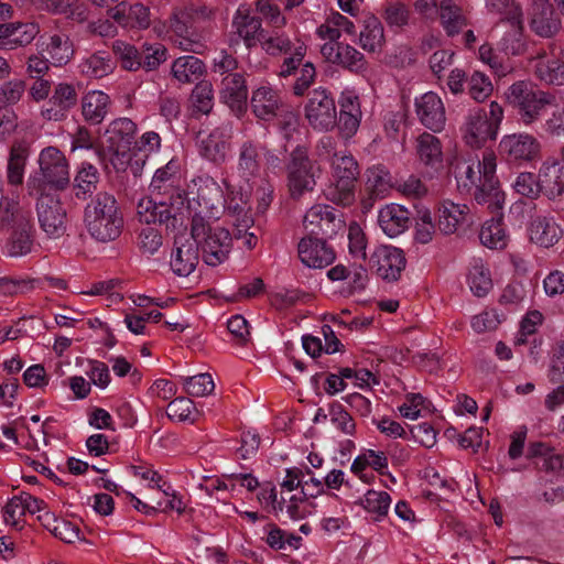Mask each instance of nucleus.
Here are the masks:
<instances>
[{
    "label": "nucleus",
    "instance_id": "nucleus-15",
    "mask_svg": "<svg viewBox=\"0 0 564 564\" xmlns=\"http://www.w3.org/2000/svg\"><path fill=\"white\" fill-rule=\"evenodd\" d=\"M218 97L220 102L227 106L235 117L243 118L248 111L249 97L246 73L240 72L223 76L218 83Z\"/></svg>",
    "mask_w": 564,
    "mask_h": 564
},
{
    "label": "nucleus",
    "instance_id": "nucleus-63",
    "mask_svg": "<svg viewBox=\"0 0 564 564\" xmlns=\"http://www.w3.org/2000/svg\"><path fill=\"white\" fill-rule=\"evenodd\" d=\"M162 139L160 134L155 131H147L141 134L139 139L134 138L132 150L137 154H145V156H150L154 153H158L161 149Z\"/></svg>",
    "mask_w": 564,
    "mask_h": 564
},
{
    "label": "nucleus",
    "instance_id": "nucleus-36",
    "mask_svg": "<svg viewBox=\"0 0 564 564\" xmlns=\"http://www.w3.org/2000/svg\"><path fill=\"white\" fill-rule=\"evenodd\" d=\"M29 155L30 144L26 140L21 139L12 142L7 164V180L10 185L20 186L23 184Z\"/></svg>",
    "mask_w": 564,
    "mask_h": 564
},
{
    "label": "nucleus",
    "instance_id": "nucleus-32",
    "mask_svg": "<svg viewBox=\"0 0 564 564\" xmlns=\"http://www.w3.org/2000/svg\"><path fill=\"white\" fill-rule=\"evenodd\" d=\"M199 259L197 243L193 240L175 239L174 248L171 252L170 265L172 271L178 276H188L196 268Z\"/></svg>",
    "mask_w": 564,
    "mask_h": 564
},
{
    "label": "nucleus",
    "instance_id": "nucleus-38",
    "mask_svg": "<svg viewBox=\"0 0 564 564\" xmlns=\"http://www.w3.org/2000/svg\"><path fill=\"white\" fill-rule=\"evenodd\" d=\"M171 73L180 84L199 83L206 73L205 64L194 55L180 56L172 63Z\"/></svg>",
    "mask_w": 564,
    "mask_h": 564
},
{
    "label": "nucleus",
    "instance_id": "nucleus-26",
    "mask_svg": "<svg viewBox=\"0 0 564 564\" xmlns=\"http://www.w3.org/2000/svg\"><path fill=\"white\" fill-rule=\"evenodd\" d=\"M415 112L420 122L427 129L440 132L446 121L445 108L441 97L434 91H427L414 100Z\"/></svg>",
    "mask_w": 564,
    "mask_h": 564
},
{
    "label": "nucleus",
    "instance_id": "nucleus-45",
    "mask_svg": "<svg viewBox=\"0 0 564 564\" xmlns=\"http://www.w3.org/2000/svg\"><path fill=\"white\" fill-rule=\"evenodd\" d=\"M69 108L70 86L68 84H59L48 101V107L42 111V115L47 120H63L67 117Z\"/></svg>",
    "mask_w": 564,
    "mask_h": 564
},
{
    "label": "nucleus",
    "instance_id": "nucleus-37",
    "mask_svg": "<svg viewBox=\"0 0 564 564\" xmlns=\"http://www.w3.org/2000/svg\"><path fill=\"white\" fill-rule=\"evenodd\" d=\"M100 174L98 169L88 162H83L73 180V196L78 199H93L98 191Z\"/></svg>",
    "mask_w": 564,
    "mask_h": 564
},
{
    "label": "nucleus",
    "instance_id": "nucleus-53",
    "mask_svg": "<svg viewBox=\"0 0 564 564\" xmlns=\"http://www.w3.org/2000/svg\"><path fill=\"white\" fill-rule=\"evenodd\" d=\"M337 65L355 74H362L367 70V62L362 53L349 44L339 45V58Z\"/></svg>",
    "mask_w": 564,
    "mask_h": 564
},
{
    "label": "nucleus",
    "instance_id": "nucleus-17",
    "mask_svg": "<svg viewBox=\"0 0 564 564\" xmlns=\"http://www.w3.org/2000/svg\"><path fill=\"white\" fill-rule=\"evenodd\" d=\"M231 33L237 40L231 37L230 42L242 41L248 50L257 47L262 36H265V30L259 13L253 11L247 4L238 7L231 22Z\"/></svg>",
    "mask_w": 564,
    "mask_h": 564
},
{
    "label": "nucleus",
    "instance_id": "nucleus-8",
    "mask_svg": "<svg viewBox=\"0 0 564 564\" xmlns=\"http://www.w3.org/2000/svg\"><path fill=\"white\" fill-rule=\"evenodd\" d=\"M186 202L184 191H173L169 199L142 198L138 204V216L141 223L165 225L167 229H176L182 226L184 219L183 207Z\"/></svg>",
    "mask_w": 564,
    "mask_h": 564
},
{
    "label": "nucleus",
    "instance_id": "nucleus-12",
    "mask_svg": "<svg viewBox=\"0 0 564 564\" xmlns=\"http://www.w3.org/2000/svg\"><path fill=\"white\" fill-rule=\"evenodd\" d=\"M2 230H12L8 241V252L10 256H22L31 251L32 240V223L29 210L18 207L13 212L11 209L4 213V217L0 220Z\"/></svg>",
    "mask_w": 564,
    "mask_h": 564
},
{
    "label": "nucleus",
    "instance_id": "nucleus-22",
    "mask_svg": "<svg viewBox=\"0 0 564 564\" xmlns=\"http://www.w3.org/2000/svg\"><path fill=\"white\" fill-rule=\"evenodd\" d=\"M170 28L174 34V43L181 50L199 54L206 48L203 31L194 24L186 11H175Z\"/></svg>",
    "mask_w": 564,
    "mask_h": 564
},
{
    "label": "nucleus",
    "instance_id": "nucleus-64",
    "mask_svg": "<svg viewBox=\"0 0 564 564\" xmlns=\"http://www.w3.org/2000/svg\"><path fill=\"white\" fill-rule=\"evenodd\" d=\"M24 502L22 492L12 497L4 507V521L15 528H22L21 521L25 516Z\"/></svg>",
    "mask_w": 564,
    "mask_h": 564
},
{
    "label": "nucleus",
    "instance_id": "nucleus-48",
    "mask_svg": "<svg viewBox=\"0 0 564 564\" xmlns=\"http://www.w3.org/2000/svg\"><path fill=\"white\" fill-rule=\"evenodd\" d=\"M487 13L500 21L519 24L523 19L521 7L514 0H485Z\"/></svg>",
    "mask_w": 564,
    "mask_h": 564
},
{
    "label": "nucleus",
    "instance_id": "nucleus-14",
    "mask_svg": "<svg viewBox=\"0 0 564 564\" xmlns=\"http://www.w3.org/2000/svg\"><path fill=\"white\" fill-rule=\"evenodd\" d=\"M541 144L531 134L513 133L505 135L499 143L498 153L510 165H523L540 156Z\"/></svg>",
    "mask_w": 564,
    "mask_h": 564
},
{
    "label": "nucleus",
    "instance_id": "nucleus-58",
    "mask_svg": "<svg viewBox=\"0 0 564 564\" xmlns=\"http://www.w3.org/2000/svg\"><path fill=\"white\" fill-rule=\"evenodd\" d=\"M517 194L522 197L535 199L540 193L543 192V187L540 186V176H536L530 172L520 173L512 184Z\"/></svg>",
    "mask_w": 564,
    "mask_h": 564
},
{
    "label": "nucleus",
    "instance_id": "nucleus-34",
    "mask_svg": "<svg viewBox=\"0 0 564 564\" xmlns=\"http://www.w3.org/2000/svg\"><path fill=\"white\" fill-rule=\"evenodd\" d=\"M540 186L549 198H555L564 194V162L549 158L540 169Z\"/></svg>",
    "mask_w": 564,
    "mask_h": 564
},
{
    "label": "nucleus",
    "instance_id": "nucleus-20",
    "mask_svg": "<svg viewBox=\"0 0 564 564\" xmlns=\"http://www.w3.org/2000/svg\"><path fill=\"white\" fill-rule=\"evenodd\" d=\"M197 208L192 216V224L200 217L203 223L217 221L224 213L225 194L214 178H206L199 186L196 199Z\"/></svg>",
    "mask_w": 564,
    "mask_h": 564
},
{
    "label": "nucleus",
    "instance_id": "nucleus-3",
    "mask_svg": "<svg viewBox=\"0 0 564 564\" xmlns=\"http://www.w3.org/2000/svg\"><path fill=\"white\" fill-rule=\"evenodd\" d=\"M83 221L90 237L104 243L117 240L123 229V217L117 199L107 192L97 193L89 200Z\"/></svg>",
    "mask_w": 564,
    "mask_h": 564
},
{
    "label": "nucleus",
    "instance_id": "nucleus-46",
    "mask_svg": "<svg viewBox=\"0 0 564 564\" xmlns=\"http://www.w3.org/2000/svg\"><path fill=\"white\" fill-rule=\"evenodd\" d=\"M224 212H227L228 215L234 217L232 224L236 227L238 236L249 229L253 223L251 216L248 213L247 202L243 199L242 193H239V197H225Z\"/></svg>",
    "mask_w": 564,
    "mask_h": 564
},
{
    "label": "nucleus",
    "instance_id": "nucleus-44",
    "mask_svg": "<svg viewBox=\"0 0 564 564\" xmlns=\"http://www.w3.org/2000/svg\"><path fill=\"white\" fill-rule=\"evenodd\" d=\"M263 531L265 543L275 551L299 550L303 541L300 535L289 533L275 523H269L263 528Z\"/></svg>",
    "mask_w": 564,
    "mask_h": 564
},
{
    "label": "nucleus",
    "instance_id": "nucleus-54",
    "mask_svg": "<svg viewBox=\"0 0 564 564\" xmlns=\"http://www.w3.org/2000/svg\"><path fill=\"white\" fill-rule=\"evenodd\" d=\"M479 58L488 64L498 76H505L509 72L512 70L513 66L510 62V59H506L505 56L498 51L497 48H494L489 44H482L479 47Z\"/></svg>",
    "mask_w": 564,
    "mask_h": 564
},
{
    "label": "nucleus",
    "instance_id": "nucleus-28",
    "mask_svg": "<svg viewBox=\"0 0 564 564\" xmlns=\"http://www.w3.org/2000/svg\"><path fill=\"white\" fill-rule=\"evenodd\" d=\"M230 131L226 127L213 129L206 137L198 140L199 155L215 164L225 163L230 147Z\"/></svg>",
    "mask_w": 564,
    "mask_h": 564
},
{
    "label": "nucleus",
    "instance_id": "nucleus-11",
    "mask_svg": "<svg viewBox=\"0 0 564 564\" xmlns=\"http://www.w3.org/2000/svg\"><path fill=\"white\" fill-rule=\"evenodd\" d=\"M262 50L271 56L283 55V62L280 66L279 76L286 78L295 74L306 54L304 44H294L288 35L280 31H265V36L259 42Z\"/></svg>",
    "mask_w": 564,
    "mask_h": 564
},
{
    "label": "nucleus",
    "instance_id": "nucleus-6",
    "mask_svg": "<svg viewBox=\"0 0 564 564\" xmlns=\"http://www.w3.org/2000/svg\"><path fill=\"white\" fill-rule=\"evenodd\" d=\"M284 169L288 192L293 200H300L306 194L313 193L322 175L317 161L311 159L307 149L301 145L290 153Z\"/></svg>",
    "mask_w": 564,
    "mask_h": 564
},
{
    "label": "nucleus",
    "instance_id": "nucleus-30",
    "mask_svg": "<svg viewBox=\"0 0 564 564\" xmlns=\"http://www.w3.org/2000/svg\"><path fill=\"white\" fill-rule=\"evenodd\" d=\"M39 32L37 24L32 22L0 23V50L12 51L26 46Z\"/></svg>",
    "mask_w": 564,
    "mask_h": 564
},
{
    "label": "nucleus",
    "instance_id": "nucleus-23",
    "mask_svg": "<svg viewBox=\"0 0 564 564\" xmlns=\"http://www.w3.org/2000/svg\"><path fill=\"white\" fill-rule=\"evenodd\" d=\"M369 264L371 270L387 282L398 281L405 269L404 252L393 246H379L372 252Z\"/></svg>",
    "mask_w": 564,
    "mask_h": 564
},
{
    "label": "nucleus",
    "instance_id": "nucleus-43",
    "mask_svg": "<svg viewBox=\"0 0 564 564\" xmlns=\"http://www.w3.org/2000/svg\"><path fill=\"white\" fill-rule=\"evenodd\" d=\"M109 102V96L100 90L87 93L82 99L84 119L93 124L100 123L108 112Z\"/></svg>",
    "mask_w": 564,
    "mask_h": 564
},
{
    "label": "nucleus",
    "instance_id": "nucleus-50",
    "mask_svg": "<svg viewBox=\"0 0 564 564\" xmlns=\"http://www.w3.org/2000/svg\"><path fill=\"white\" fill-rule=\"evenodd\" d=\"M175 173L176 165L173 161H170L165 166L158 169L150 184L152 194L162 195V197L169 199L173 191H181L174 186Z\"/></svg>",
    "mask_w": 564,
    "mask_h": 564
},
{
    "label": "nucleus",
    "instance_id": "nucleus-19",
    "mask_svg": "<svg viewBox=\"0 0 564 564\" xmlns=\"http://www.w3.org/2000/svg\"><path fill=\"white\" fill-rule=\"evenodd\" d=\"M36 198V213L42 229L51 237L66 231L67 212L58 198L50 193L30 195Z\"/></svg>",
    "mask_w": 564,
    "mask_h": 564
},
{
    "label": "nucleus",
    "instance_id": "nucleus-7",
    "mask_svg": "<svg viewBox=\"0 0 564 564\" xmlns=\"http://www.w3.org/2000/svg\"><path fill=\"white\" fill-rule=\"evenodd\" d=\"M507 99L513 107L518 120L525 126H531L540 120L554 97L536 89L530 82L519 80L509 87Z\"/></svg>",
    "mask_w": 564,
    "mask_h": 564
},
{
    "label": "nucleus",
    "instance_id": "nucleus-47",
    "mask_svg": "<svg viewBox=\"0 0 564 564\" xmlns=\"http://www.w3.org/2000/svg\"><path fill=\"white\" fill-rule=\"evenodd\" d=\"M366 191L370 198H382L391 188V175L383 165H373L366 172Z\"/></svg>",
    "mask_w": 564,
    "mask_h": 564
},
{
    "label": "nucleus",
    "instance_id": "nucleus-16",
    "mask_svg": "<svg viewBox=\"0 0 564 564\" xmlns=\"http://www.w3.org/2000/svg\"><path fill=\"white\" fill-rule=\"evenodd\" d=\"M305 116L310 124L319 131H328L336 124L337 112L330 93L319 87L308 93Z\"/></svg>",
    "mask_w": 564,
    "mask_h": 564
},
{
    "label": "nucleus",
    "instance_id": "nucleus-10",
    "mask_svg": "<svg viewBox=\"0 0 564 564\" xmlns=\"http://www.w3.org/2000/svg\"><path fill=\"white\" fill-rule=\"evenodd\" d=\"M113 51L121 61V67L126 70L137 72L156 69L167 58V50L161 43H142L139 47L116 41Z\"/></svg>",
    "mask_w": 564,
    "mask_h": 564
},
{
    "label": "nucleus",
    "instance_id": "nucleus-57",
    "mask_svg": "<svg viewBox=\"0 0 564 564\" xmlns=\"http://www.w3.org/2000/svg\"><path fill=\"white\" fill-rule=\"evenodd\" d=\"M195 409V403L191 399L186 397H178L174 398L169 403L166 408V415L169 419L180 422H194L196 420V417L193 415Z\"/></svg>",
    "mask_w": 564,
    "mask_h": 564
},
{
    "label": "nucleus",
    "instance_id": "nucleus-18",
    "mask_svg": "<svg viewBox=\"0 0 564 564\" xmlns=\"http://www.w3.org/2000/svg\"><path fill=\"white\" fill-rule=\"evenodd\" d=\"M137 132V124L129 118H118L112 120L100 138L105 147L112 155L111 159L127 158L129 150L132 149Z\"/></svg>",
    "mask_w": 564,
    "mask_h": 564
},
{
    "label": "nucleus",
    "instance_id": "nucleus-60",
    "mask_svg": "<svg viewBox=\"0 0 564 564\" xmlns=\"http://www.w3.org/2000/svg\"><path fill=\"white\" fill-rule=\"evenodd\" d=\"M138 246L143 254L153 256L162 247L161 232L151 226L141 228L138 235Z\"/></svg>",
    "mask_w": 564,
    "mask_h": 564
},
{
    "label": "nucleus",
    "instance_id": "nucleus-62",
    "mask_svg": "<svg viewBox=\"0 0 564 564\" xmlns=\"http://www.w3.org/2000/svg\"><path fill=\"white\" fill-rule=\"evenodd\" d=\"M294 75H296V78L293 85V94L295 96H303L314 83L316 76L315 66L311 62H302Z\"/></svg>",
    "mask_w": 564,
    "mask_h": 564
},
{
    "label": "nucleus",
    "instance_id": "nucleus-35",
    "mask_svg": "<svg viewBox=\"0 0 564 564\" xmlns=\"http://www.w3.org/2000/svg\"><path fill=\"white\" fill-rule=\"evenodd\" d=\"M535 77L546 85H564V61L549 57L546 51H540L532 58Z\"/></svg>",
    "mask_w": 564,
    "mask_h": 564
},
{
    "label": "nucleus",
    "instance_id": "nucleus-31",
    "mask_svg": "<svg viewBox=\"0 0 564 564\" xmlns=\"http://www.w3.org/2000/svg\"><path fill=\"white\" fill-rule=\"evenodd\" d=\"M110 17L126 30H145L151 23L149 8L140 2H120L110 10Z\"/></svg>",
    "mask_w": 564,
    "mask_h": 564
},
{
    "label": "nucleus",
    "instance_id": "nucleus-4",
    "mask_svg": "<svg viewBox=\"0 0 564 564\" xmlns=\"http://www.w3.org/2000/svg\"><path fill=\"white\" fill-rule=\"evenodd\" d=\"M40 172L31 175L26 182L29 195L47 193V188L63 191L68 186V162L66 156L54 147L42 150Z\"/></svg>",
    "mask_w": 564,
    "mask_h": 564
},
{
    "label": "nucleus",
    "instance_id": "nucleus-52",
    "mask_svg": "<svg viewBox=\"0 0 564 564\" xmlns=\"http://www.w3.org/2000/svg\"><path fill=\"white\" fill-rule=\"evenodd\" d=\"M391 497L386 491L368 490L360 500L362 508L375 514L376 521H381L389 511Z\"/></svg>",
    "mask_w": 564,
    "mask_h": 564
},
{
    "label": "nucleus",
    "instance_id": "nucleus-29",
    "mask_svg": "<svg viewBox=\"0 0 564 564\" xmlns=\"http://www.w3.org/2000/svg\"><path fill=\"white\" fill-rule=\"evenodd\" d=\"M530 28L541 37H552L561 29V19L549 0H536L530 12Z\"/></svg>",
    "mask_w": 564,
    "mask_h": 564
},
{
    "label": "nucleus",
    "instance_id": "nucleus-5",
    "mask_svg": "<svg viewBox=\"0 0 564 564\" xmlns=\"http://www.w3.org/2000/svg\"><path fill=\"white\" fill-rule=\"evenodd\" d=\"M191 239L197 243L204 262L210 267H216L228 258L232 243V235L228 229L216 221L203 223L200 217L191 226Z\"/></svg>",
    "mask_w": 564,
    "mask_h": 564
},
{
    "label": "nucleus",
    "instance_id": "nucleus-9",
    "mask_svg": "<svg viewBox=\"0 0 564 564\" xmlns=\"http://www.w3.org/2000/svg\"><path fill=\"white\" fill-rule=\"evenodd\" d=\"M330 164L332 184L326 196L336 204L348 206L355 199V186L359 175L358 163L351 154L335 152Z\"/></svg>",
    "mask_w": 564,
    "mask_h": 564
},
{
    "label": "nucleus",
    "instance_id": "nucleus-33",
    "mask_svg": "<svg viewBox=\"0 0 564 564\" xmlns=\"http://www.w3.org/2000/svg\"><path fill=\"white\" fill-rule=\"evenodd\" d=\"M378 223L387 236L394 238L410 227L411 213L398 204L387 205L380 209Z\"/></svg>",
    "mask_w": 564,
    "mask_h": 564
},
{
    "label": "nucleus",
    "instance_id": "nucleus-27",
    "mask_svg": "<svg viewBox=\"0 0 564 564\" xmlns=\"http://www.w3.org/2000/svg\"><path fill=\"white\" fill-rule=\"evenodd\" d=\"M474 224V216L465 204H456L444 200L437 208V229L443 235H452L460 227H469Z\"/></svg>",
    "mask_w": 564,
    "mask_h": 564
},
{
    "label": "nucleus",
    "instance_id": "nucleus-55",
    "mask_svg": "<svg viewBox=\"0 0 564 564\" xmlns=\"http://www.w3.org/2000/svg\"><path fill=\"white\" fill-rule=\"evenodd\" d=\"M468 283L476 296H486L492 288L489 270L481 263H475L469 271Z\"/></svg>",
    "mask_w": 564,
    "mask_h": 564
},
{
    "label": "nucleus",
    "instance_id": "nucleus-42",
    "mask_svg": "<svg viewBox=\"0 0 564 564\" xmlns=\"http://www.w3.org/2000/svg\"><path fill=\"white\" fill-rule=\"evenodd\" d=\"M441 25L446 35L455 36L467 25V18L463 9L453 0H442L437 6Z\"/></svg>",
    "mask_w": 564,
    "mask_h": 564
},
{
    "label": "nucleus",
    "instance_id": "nucleus-61",
    "mask_svg": "<svg viewBox=\"0 0 564 564\" xmlns=\"http://www.w3.org/2000/svg\"><path fill=\"white\" fill-rule=\"evenodd\" d=\"M468 95L476 101H484L491 93L492 85L489 78L480 73L475 72L467 82Z\"/></svg>",
    "mask_w": 564,
    "mask_h": 564
},
{
    "label": "nucleus",
    "instance_id": "nucleus-25",
    "mask_svg": "<svg viewBox=\"0 0 564 564\" xmlns=\"http://www.w3.org/2000/svg\"><path fill=\"white\" fill-rule=\"evenodd\" d=\"M301 261L308 268L322 269L332 264L336 258L335 251L323 238L307 234L297 246Z\"/></svg>",
    "mask_w": 564,
    "mask_h": 564
},
{
    "label": "nucleus",
    "instance_id": "nucleus-2",
    "mask_svg": "<svg viewBox=\"0 0 564 564\" xmlns=\"http://www.w3.org/2000/svg\"><path fill=\"white\" fill-rule=\"evenodd\" d=\"M248 109L262 124H274L289 137L297 127V116L284 101L281 90L268 80L251 87Z\"/></svg>",
    "mask_w": 564,
    "mask_h": 564
},
{
    "label": "nucleus",
    "instance_id": "nucleus-39",
    "mask_svg": "<svg viewBox=\"0 0 564 564\" xmlns=\"http://www.w3.org/2000/svg\"><path fill=\"white\" fill-rule=\"evenodd\" d=\"M529 230L531 241L544 248L554 246L563 234L555 220L546 216L535 217Z\"/></svg>",
    "mask_w": 564,
    "mask_h": 564
},
{
    "label": "nucleus",
    "instance_id": "nucleus-24",
    "mask_svg": "<svg viewBox=\"0 0 564 564\" xmlns=\"http://www.w3.org/2000/svg\"><path fill=\"white\" fill-rule=\"evenodd\" d=\"M264 145L254 139H245L238 145L236 172L241 181L249 183L260 174Z\"/></svg>",
    "mask_w": 564,
    "mask_h": 564
},
{
    "label": "nucleus",
    "instance_id": "nucleus-13",
    "mask_svg": "<svg viewBox=\"0 0 564 564\" xmlns=\"http://www.w3.org/2000/svg\"><path fill=\"white\" fill-rule=\"evenodd\" d=\"M503 110L497 102L489 105V110L481 109L470 115L466 126L465 139L471 147H481L487 140H495Z\"/></svg>",
    "mask_w": 564,
    "mask_h": 564
},
{
    "label": "nucleus",
    "instance_id": "nucleus-51",
    "mask_svg": "<svg viewBox=\"0 0 564 564\" xmlns=\"http://www.w3.org/2000/svg\"><path fill=\"white\" fill-rule=\"evenodd\" d=\"M193 116L208 115L214 107V89L208 80H200L191 95Z\"/></svg>",
    "mask_w": 564,
    "mask_h": 564
},
{
    "label": "nucleus",
    "instance_id": "nucleus-56",
    "mask_svg": "<svg viewBox=\"0 0 564 564\" xmlns=\"http://www.w3.org/2000/svg\"><path fill=\"white\" fill-rule=\"evenodd\" d=\"M183 386L185 392L192 397H204L215 389L214 380L207 372L183 378Z\"/></svg>",
    "mask_w": 564,
    "mask_h": 564
},
{
    "label": "nucleus",
    "instance_id": "nucleus-40",
    "mask_svg": "<svg viewBox=\"0 0 564 564\" xmlns=\"http://www.w3.org/2000/svg\"><path fill=\"white\" fill-rule=\"evenodd\" d=\"M361 31L359 34L360 46L368 52L380 50L384 43L383 26L375 14L366 13L359 20Z\"/></svg>",
    "mask_w": 564,
    "mask_h": 564
},
{
    "label": "nucleus",
    "instance_id": "nucleus-41",
    "mask_svg": "<svg viewBox=\"0 0 564 564\" xmlns=\"http://www.w3.org/2000/svg\"><path fill=\"white\" fill-rule=\"evenodd\" d=\"M416 154L422 164L437 171L443 166L442 144L437 137L423 132L416 139Z\"/></svg>",
    "mask_w": 564,
    "mask_h": 564
},
{
    "label": "nucleus",
    "instance_id": "nucleus-49",
    "mask_svg": "<svg viewBox=\"0 0 564 564\" xmlns=\"http://www.w3.org/2000/svg\"><path fill=\"white\" fill-rule=\"evenodd\" d=\"M511 30L506 32L501 40L498 42V51L509 59L510 56H518L523 54L525 50V42L523 37V19L519 24H510Z\"/></svg>",
    "mask_w": 564,
    "mask_h": 564
},
{
    "label": "nucleus",
    "instance_id": "nucleus-21",
    "mask_svg": "<svg viewBox=\"0 0 564 564\" xmlns=\"http://www.w3.org/2000/svg\"><path fill=\"white\" fill-rule=\"evenodd\" d=\"M304 226L308 234L326 241L344 228V221L336 208L329 205H315L306 213Z\"/></svg>",
    "mask_w": 564,
    "mask_h": 564
},
{
    "label": "nucleus",
    "instance_id": "nucleus-1",
    "mask_svg": "<svg viewBox=\"0 0 564 564\" xmlns=\"http://www.w3.org/2000/svg\"><path fill=\"white\" fill-rule=\"evenodd\" d=\"M496 167V155L491 151H485L481 159L464 161L456 167L459 192L473 196L478 205H487L494 214L491 219L482 224L479 231L480 242L489 249H502L508 240L503 215L500 213L505 193L500 189Z\"/></svg>",
    "mask_w": 564,
    "mask_h": 564
},
{
    "label": "nucleus",
    "instance_id": "nucleus-59",
    "mask_svg": "<svg viewBox=\"0 0 564 564\" xmlns=\"http://www.w3.org/2000/svg\"><path fill=\"white\" fill-rule=\"evenodd\" d=\"M330 421L336 426V429L340 430L346 435H354L356 432V424L351 415L346 411L344 405L334 401L329 404L328 409Z\"/></svg>",
    "mask_w": 564,
    "mask_h": 564
}]
</instances>
